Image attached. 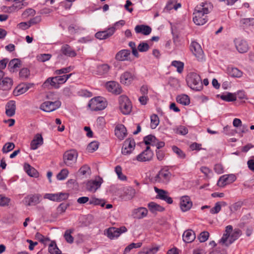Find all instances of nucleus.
Instances as JSON below:
<instances>
[{
    "mask_svg": "<svg viewBox=\"0 0 254 254\" xmlns=\"http://www.w3.org/2000/svg\"><path fill=\"white\" fill-rule=\"evenodd\" d=\"M24 171L30 177L37 178L39 176V173L33 167L28 164H25L24 165Z\"/></svg>",
    "mask_w": 254,
    "mask_h": 254,
    "instance_id": "72a5a7b5",
    "label": "nucleus"
},
{
    "mask_svg": "<svg viewBox=\"0 0 254 254\" xmlns=\"http://www.w3.org/2000/svg\"><path fill=\"white\" fill-rule=\"evenodd\" d=\"M119 107L124 115L129 114L132 109V104L129 98L126 95H122L119 98Z\"/></svg>",
    "mask_w": 254,
    "mask_h": 254,
    "instance_id": "0eeeda50",
    "label": "nucleus"
},
{
    "mask_svg": "<svg viewBox=\"0 0 254 254\" xmlns=\"http://www.w3.org/2000/svg\"><path fill=\"white\" fill-rule=\"evenodd\" d=\"M116 29L114 27H111L107 30L97 32L95 35V37L99 40L106 39L113 35Z\"/></svg>",
    "mask_w": 254,
    "mask_h": 254,
    "instance_id": "412c9836",
    "label": "nucleus"
},
{
    "mask_svg": "<svg viewBox=\"0 0 254 254\" xmlns=\"http://www.w3.org/2000/svg\"><path fill=\"white\" fill-rule=\"evenodd\" d=\"M130 55V51L129 50L126 49L121 50L116 54L115 59L119 61H127Z\"/></svg>",
    "mask_w": 254,
    "mask_h": 254,
    "instance_id": "cd10ccee",
    "label": "nucleus"
},
{
    "mask_svg": "<svg viewBox=\"0 0 254 254\" xmlns=\"http://www.w3.org/2000/svg\"><path fill=\"white\" fill-rule=\"evenodd\" d=\"M115 135L121 139H123L127 134V129L124 125L119 124L117 125L115 129Z\"/></svg>",
    "mask_w": 254,
    "mask_h": 254,
    "instance_id": "a878e982",
    "label": "nucleus"
},
{
    "mask_svg": "<svg viewBox=\"0 0 254 254\" xmlns=\"http://www.w3.org/2000/svg\"><path fill=\"white\" fill-rule=\"evenodd\" d=\"M36 14V11L31 8H29L25 10L22 14V16L24 18H27L29 16H33Z\"/></svg>",
    "mask_w": 254,
    "mask_h": 254,
    "instance_id": "864d4df0",
    "label": "nucleus"
},
{
    "mask_svg": "<svg viewBox=\"0 0 254 254\" xmlns=\"http://www.w3.org/2000/svg\"><path fill=\"white\" fill-rule=\"evenodd\" d=\"M99 147V143L97 141H92L87 146V150L90 152H93L96 151Z\"/></svg>",
    "mask_w": 254,
    "mask_h": 254,
    "instance_id": "13d9d810",
    "label": "nucleus"
},
{
    "mask_svg": "<svg viewBox=\"0 0 254 254\" xmlns=\"http://www.w3.org/2000/svg\"><path fill=\"white\" fill-rule=\"evenodd\" d=\"M235 47L240 53H245L248 52L249 47L247 42L243 39H237L235 41Z\"/></svg>",
    "mask_w": 254,
    "mask_h": 254,
    "instance_id": "4be33fe9",
    "label": "nucleus"
},
{
    "mask_svg": "<svg viewBox=\"0 0 254 254\" xmlns=\"http://www.w3.org/2000/svg\"><path fill=\"white\" fill-rule=\"evenodd\" d=\"M213 9V5L209 2H202L198 4L193 12V21L197 25H202L208 20L207 14Z\"/></svg>",
    "mask_w": 254,
    "mask_h": 254,
    "instance_id": "f257e3e1",
    "label": "nucleus"
},
{
    "mask_svg": "<svg viewBox=\"0 0 254 254\" xmlns=\"http://www.w3.org/2000/svg\"><path fill=\"white\" fill-rule=\"evenodd\" d=\"M178 103L183 105H188L190 103L189 97L186 94L179 95L176 98Z\"/></svg>",
    "mask_w": 254,
    "mask_h": 254,
    "instance_id": "a19ab883",
    "label": "nucleus"
},
{
    "mask_svg": "<svg viewBox=\"0 0 254 254\" xmlns=\"http://www.w3.org/2000/svg\"><path fill=\"white\" fill-rule=\"evenodd\" d=\"M89 204L90 205H101L102 207H104L105 202L103 200L93 196L89 199Z\"/></svg>",
    "mask_w": 254,
    "mask_h": 254,
    "instance_id": "49530a36",
    "label": "nucleus"
},
{
    "mask_svg": "<svg viewBox=\"0 0 254 254\" xmlns=\"http://www.w3.org/2000/svg\"><path fill=\"white\" fill-rule=\"evenodd\" d=\"M31 87L30 84H21L18 85L14 90L15 96H18L25 93Z\"/></svg>",
    "mask_w": 254,
    "mask_h": 254,
    "instance_id": "473e14b6",
    "label": "nucleus"
},
{
    "mask_svg": "<svg viewBox=\"0 0 254 254\" xmlns=\"http://www.w3.org/2000/svg\"><path fill=\"white\" fill-rule=\"evenodd\" d=\"M42 200V195L39 193L27 195L23 199L24 203L28 206H34L39 204Z\"/></svg>",
    "mask_w": 254,
    "mask_h": 254,
    "instance_id": "9b49d317",
    "label": "nucleus"
},
{
    "mask_svg": "<svg viewBox=\"0 0 254 254\" xmlns=\"http://www.w3.org/2000/svg\"><path fill=\"white\" fill-rule=\"evenodd\" d=\"M190 49L198 61H203L204 60L203 51L200 45L197 42L195 41L192 42L190 46Z\"/></svg>",
    "mask_w": 254,
    "mask_h": 254,
    "instance_id": "ddd939ff",
    "label": "nucleus"
},
{
    "mask_svg": "<svg viewBox=\"0 0 254 254\" xmlns=\"http://www.w3.org/2000/svg\"><path fill=\"white\" fill-rule=\"evenodd\" d=\"M43 144V138L41 134L37 133L30 143V149L36 150Z\"/></svg>",
    "mask_w": 254,
    "mask_h": 254,
    "instance_id": "b1692460",
    "label": "nucleus"
},
{
    "mask_svg": "<svg viewBox=\"0 0 254 254\" xmlns=\"http://www.w3.org/2000/svg\"><path fill=\"white\" fill-rule=\"evenodd\" d=\"M171 176V173L168 169L163 168L155 176L154 181L157 183L166 184L170 181Z\"/></svg>",
    "mask_w": 254,
    "mask_h": 254,
    "instance_id": "6e6552de",
    "label": "nucleus"
},
{
    "mask_svg": "<svg viewBox=\"0 0 254 254\" xmlns=\"http://www.w3.org/2000/svg\"><path fill=\"white\" fill-rule=\"evenodd\" d=\"M110 66L108 64H101L97 66L96 74L99 75H105L109 72Z\"/></svg>",
    "mask_w": 254,
    "mask_h": 254,
    "instance_id": "f704fd0d",
    "label": "nucleus"
},
{
    "mask_svg": "<svg viewBox=\"0 0 254 254\" xmlns=\"http://www.w3.org/2000/svg\"><path fill=\"white\" fill-rule=\"evenodd\" d=\"M127 229L126 227L123 226L120 228L110 227L107 230L106 235L110 239H114L120 236V235L126 232Z\"/></svg>",
    "mask_w": 254,
    "mask_h": 254,
    "instance_id": "4468645a",
    "label": "nucleus"
},
{
    "mask_svg": "<svg viewBox=\"0 0 254 254\" xmlns=\"http://www.w3.org/2000/svg\"><path fill=\"white\" fill-rule=\"evenodd\" d=\"M5 109L6 115L10 117H12L15 113V102L13 100L9 101L6 105Z\"/></svg>",
    "mask_w": 254,
    "mask_h": 254,
    "instance_id": "2f4dec72",
    "label": "nucleus"
},
{
    "mask_svg": "<svg viewBox=\"0 0 254 254\" xmlns=\"http://www.w3.org/2000/svg\"><path fill=\"white\" fill-rule=\"evenodd\" d=\"M115 171L117 174L118 178L121 181H126L127 179V177L122 173V169L120 166H117L115 167Z\"/></svg>",
    "mask_w": 254,
    "mask_h": 254,
    "instance_id": "603ef678",
    "label": "nucleus"
},
{
    "mask_svg": "<svg viewBox=\"0 0 254 254\" xmlns=\"http://www.w3.org/2000/svg\"><path fill=\"white\" fill-rule=\"evenodd\" d=\"M61 106V102L59 100L46 101L41 105L40 109L45 112H51L59 108Z\"/></svg>",
    "mask_w": 254,
    "mask_h": 254,
    "instance_id": "1a4fd4ad",
    "label": "nucleus"
},
{
    "mask_svg": "<svg viewBox=\"0 0 254 254\" xmlns=\"http://www.w3.org/2000/svg\"><path fill=\"white\" fill-rule=\"evenodd\" d=\"M78 154L74 149L65 151L63 154V163L69 167H72L76 164Z\"/></svg>",
    "mask_w": 254,
    "mask_h": 254,
    "instance_id": "39448f33",
    "label": "nucleus"
},
{
    "mask_svg": "<svg viewBox=\"0 0 254 254\" xmlns=\"http://www.w3.org/2000/svg\"><path fill=\"white\" fill-rule=\"evenodd\" d=\"M195 238V233L191 230H186L183 233V240L185 243H191L194 241Z\"/></svg>",
    "mask_w": 254,
    "mask_h": 254,
    "instance_id": "7c9ffc66",
    "label": "nucleus"
},
{
    "mask_svg": "<svg viewBox=\"0 0 254 254\" xmlns=\"http://www.w3.org/2000/svg\"><path fill=\"white\" fill-rule=\"evenodd\" d=\"M135 146V142L134 139L132 138L127 139L123 143L122 153L125 155L130 154L134 149Z\"/></svg>",
    "mask_w": 254,
    "mask_h": 254,
    "instance_id": "2eb2a0df",
    "label": "nucleus"
},
{
    "mask_svg": "<svg viewBox=\"0 0 254 254\" xmlns=\"http://www.w3.org/2000/svg\"><path fill=\"white\" fill-rule=\"evenodd\" d=\"M241 234L242 232L240 229H235L233 231V227L231 225H228L226 226L225 233L220 242L228 246L237 240Z\"/></svg>",
    "mask_w": 254,
    "mask_h": 254,
    "instance_id": "f03ea898",
    "label": "nucleus"
},
{
    "mask_svg": "<svg viewBox=\"0 0 254 254\" xmlns=\"http://www.w3.org/2000/svg\"><path fill=\"white\" fill-rule=\"evenodd\" d=\"M81 29L80 27L74 24H71L68 27V32L72 35L78 32Z\"/></svg>",
    "mask_w": 254,
    "mask_h": 254,
    "instance_id": "680f3d73",
    "label": "nucleus"
},
{
    "mask_svg": "<svg viewBox=\"0 0 254 254\" xmlns=\"http://www.w3.org/2000/svg\"><path fill=\"white\" fill-rule=\"evenodd\" d=\"M209 237V233L207 231H203L199 234L198 239L200 242L202 243L206 241Z\"/></svg>",
    "mask_w": 254,
    "mask_h": 254,
    "instance_id": "69168bd1",
    "label": "nucleus"
},
{
    "mask_svg": "<svg viewBox=\"0 0 254 254\" xmlns=\"http://www.w3.org/2000/svg\"><path fill=\"white\" fill-rule=\"evenodd\" d=\"M72 73L63 75H56L54 77L48 78L43 84V87H48L49 85L56 89L60 88V85L64 84L72 76Z\"/></svg>",
    "mask_w": 254,
    "mask_h": 254,
    "instance_id": "7ed1b4c3",
    "label": "nucleus"
},
{
    "mask_svg": "<svg viewBox=\"0 0 254 254\" xmlns=\"http://www.w3.org/2000/svg\"><path fill=\"white\" fill-rule=\"evenodd\" d=\"M181 7V4L178 2V0H169L165 6L167 10H171L173 9L177 10Z\"/></svg>",
    "mask_w": 254,
    "mask_h": 254,
    "instance_id": "e433bc0d",
    "label": "nucleus"
},
{
    "mask_svg": "<svg viewBox=\"0 0 254 254\" xmlns=\"http://www.w3.org/2000/svg\"><path fill=\"white\" fill-rule=\"evenodd\" d=\"M73 69V67L71 66H69L68 67H64L61 69H56L54 71V73L55 75H62V74H66V73H68L72 71Z\"/></svg>",
    "mask_w": 254,
    "mask_h": 254,
    "instance_id": "37998d69",
    "label": "nucleus"
},
{
    "mask_svg": "<svg viewBox=\"0 0 254 254\" xmlns=\"http://www.w3.org/2000/svg\"><path fill=\"white\" fill-rule=\"evenodd\" d=\"M240 22L246 26H253L254 25V18H243L241 20Z\"/></svg>",
    "mask_w": 254,
    "mask_h": 254,
    "instance_id": "0e129e2a",
    "label": "nucleus"
},
{
    "mask_svg": "<svg viewBox=\"0 0 254 254\" xmlns=\"http://www.w3.org/2000/svg\"><path fill=\"white\" fill-rule=\"evenodd\" d=\"M69 172L67 169H63L57 175V178L58 180L62 181L65 180L68 175Z\"/></svg>",
    "mask_w": 254,
    "mask_h": 254,
    "instance_id": "8fccbe9b",
    "label": "nucleus"
},
{
    "mask_svg": "<svg viewBox=\"0 0 254 254\" xmlns=\"http://www.w3.org/2000/svg\"><path fill=\"white\" fill-rule=\"evenodd\" d=\"M107 89L111 92L116 94H120L122 92V88L120 84L114 81H109L106 83Z\"/></svg>",
    "mask_w": 254,
    "mask_h": 254,
    "instance_id": "5701e85b",
    "label": "nucleus"
},
{
    "mask_svg": "<svg viewBox=\"0 0 254 254\" xmlns=\"http://www.w3.org/2000/svg\"><path fill=\"white\" fill-rule=\"evenodd\" d=\"M134 75L130 72L126 71L120 77L121 82L125 85H129L134 80Z\"/></svg>",
    "mask_w": 254,
    "mask_h": 254,
    "instance_id": "393cba45",
    "label": "nucleus"
},
{
    "mask_svg": "<svg viewBox=\"0 0 254 254\" xmlns=\"http://www.w3.org/2000/svg\"><path fill=\"white\" fill-rule=\"evenodd\" d=\"M157 138L153 135H148L144 137L143 141L146 145H155Z\"/></svg>",
    "mask_w": 254,
    "mask_h": 254,
    "instance_id": "c03bdc74",
    "label": "nucleus"
},
{
    "mask_svg": "<svg viewBox=\"0 0 254 254\" xmlns=\"http://www.w3.org/2000/svg\"><path fill=\"white\" fill-rule=\"evenodd\" d=\"M158 251V248L154 247L144 250L143 251L140 252L139 254H155Z\"/></svg>",
    "mask_w": 254,
    "mask_h": 254,
    "instance_id": "774afa93",
    "label": "nucleus"
},
{
    "mask_svg": "<svg viewBox=\"0 0 254 254\" xmlns=\"http://www.w3.org/2000/svg\"><path fill=\"white\" fill-rule=\"evenodd\" d=\"M134 30L136 33H141L144 35H148L151 32V28L147 25H137L135 26Z\"/></svg>",
    "mask_w": 254,
    "mask_h": 254,
    "instance_id": "c756f323",
    "label": "nucleus"
},
{
    "mask_svg": "<svg viewBox=\"0 0 254 254\" xmlns=\"http://www.w3.org/2000/svg\"><path fill=\"white\" fill-rule=\"evenodd\" d=\"M69 205L68 204H65L64 203H61L57 208V213L60 214L64 213L65 212Z\"/></svg>",
    "mask_w": 254,
    "mask_h": 254,
    "instance_id": "e2e57ef3",
    "label": "nucleus"
},
{
    "mask_svg": "<svg viewBox=\"0 0 254 254\" xmlns=\"http://www.w3.org/2000/svg\"><path fill=\"white\" fill-rule=\"evenodd\" d=\"M10 199L7 197L0 195V206H6L8 205Z\"/></svg>",
    "mask_w": 254,
    "mask_h": 254,
    "instance_id": "338daca9",
    "label": "nucleus"
},
{
    "mask_svg": "<svg viewBox=\"0 0 254 254\" xmlns=\"http://www.w3.org/2000/svg\"><path fill=\"white\" fill-rule=\"evenodd\" d=\"M150 127L152 129H155L159 123V118L156 115H152L150 117Z\"/></svg>",
    "mask_w": 254,
    "mask_h": 254,
    "instance_id": "de8ad7c7",
    "label": "nucleus"
},
{
    "mask_svg": "<svg viewBox=\"0 0 254 254\" xmlns=\"http://www.w3.org/2000/svg\"><path fill=\"white\" fill-rule=\"evenodd\" d=\"M48 251L51 254H61V251L54 241L51 242L48 247Z\"/></svg>",
    "mask_w": 254,
    "mask_h": 254,
    "instance_id": "79ce46f5",
    "label": "nucleus"
},
{
    "mask_svg": "<svg viewBox=\"0 0 254 254\" xmlns=\"http://www.w3.org/2000/svg\"><path fill=\"white\" fill-rule=\"evenodd\" d=\"M192 206V202L189 196L184 195L181 197L180 206L182 211L186 212L189 210Z\"/></svg>",
    "mask_w": 254,
    "mask_h": 254,
    "instance_id": "6ab92c4d",
    "label": "nucleus"
},
{
    "mask_svg": "<svg viewBox=\"0 0 254 254\" xmlns=\"http://www.w3.org/2000/svg\"><path fill=\"white\" fill-rule=\"evenodd\" d=\"M73 232V230L68 229L65 231L64 234V238L66 241L68 243H72L73 242V237L71 234Z\"/></svg>",
    "mask_w": 254,
    "mask_h": 254,
    "instance_id": "5fc2aeb1",
    "label": "nucleus"
},
{
    "mask_svg": "<svg viewBox=\"0 0 254 254\" xmlns=\"http://www.w3.org/2000/svg\"><path fill=\"white\" fill-rule=\"evenodd\" d=\"M61 53L64 56L69 57H75L76 52L68 44H64L61 47Z\"/></svg>",
    "mask_w": 254,
    "mask_h": 254,
    "instance_id": "bb28decb",
    "label": "nucleus"
},
{
    "mask_svg": "<svg viewBox=\"0 0 254 254\" xmlns=\"http://www.w3.org/2000/svg\"><path fill=\"white\" fill-rule=\"evenodd\" d=\"M12 85V80L8 77H2L0 79V90H8L11 89Z\"/></svg>",
    "mask_w": 254,
    "mask_h": 254,
    "instance_id": "c85d7f7f",
    "label": "nucleus"
},
{
    "mask_svg": "<svg viewBox=\"0 0 254 254\" xmlns=\"http://www.w3.org/2000/svg\"><path fill=\"white\" fill-rule=\"evenodd\" d=\"M186 81L189 87L193 90L199 91L203 89L200 76L196 72L189 73L187 76Z\"/></svg>",
    "mask_w": 254,
    "mask_h": 254,
    "instance_id": "20e7f679",
    "label": "nucleus"
},
{
    "mask_svg": "<svg viewBox=\"0 0 254 254\" xmlns=\"http://www.w3.org/2000/svg\"><path fill=\"white\" fill-rule=\"evenodd\" d=\"M171 65L177 68L178 73H181L183 72L184 67V63L179 61H173L171 63Z\"/></svg>",
    "mask_w": 254,
    "mask_h": 254,
    "instance_id": "a18cd8bd",
    "label": "nucleus"
},
{
    "mask_svg": "<svg viewBox=\"0 0 254 254\" xmlns=\"http://www.w3.org/2000/svg\"><path fill=\"white\" fill-rule=\"evenodd\" d=\"M21 61L18 59L11 60L8 64V68L10 71L14 72L17 68L20 67Z\"/></svg>",
    "mask_w": 254,
    "mask_h": 254,
    "instance_id": "58836bf2",
    "label": "nucleus"
},
{
    "mask_svg": "<svg viewBox=\"0 0 254 254\" xmlns=\"http://www.w3.org/2000/svg\"><path fill=\"white\" fill-rule=\"evenodd\" d=\"M148 207L150 211L153 213H156L157 211L162 212L164 210V208L157 204L154 202H150L147 204Z\"/></svg>",
    "mask_w": 254,
    "mask_h": 254,
    "instance_id": "4c0bfd02",
    "label": "nucleus"
},
{
    "mask_svg": "<svg viewBox=\"0 0 254 254\" xmlns=\"http://www.w3.org/2000/svg\"><path fill=\"white\" fill-rule=\"evenodd\" d=\"M148 213V209L144 207L133 209L131 212L132 217L136 219H141L146 217Z\"/></svg>",
    "mask_w": 254,
    "mask_h": 254,
    "instance_id": "f3484780",
    "label": "nucleus"
},
{
    "mask_svg": "<svg viewBox=\"0 0 254 254\" xmlns=\"http://www.w3.org/2000/svg\"><path fill=\"white\" fill-rule=\"evenodd\" d=\"M172 150L174 153H175L179 157L182 159H184L186 157V154L185 153L179 148L176 146L172 147Z\"/></svg>",
    "mask_w": 254,
    "mask_h": 254,
    "instance_id": "052dcab7",
    "label": "nucleus"
},
{
    "mask_svg": "<svg viewBox=\"0 0 254 254\" xmlns=\"http://www.w3.org/2000/svg\"><path fill=\"white\" fill-rule=\"evenodd\" d=\"M135 190L133 188L127 187L125 190L123 199L125 200H130L135 196Z\"/></svg>",
    "mask_w": 254,
    "mask_h": 254,
    "instance_id": "c9c22d12",
    "label": "nucleus"
},
{
    "mask_svg": "<svg viewBox=\"0 0 254 254\" xmlns=\"http://www.w3.org/2000/svg\"><path fill=\"white\" fill-rule=\"evenodd\" d=\"M153 152L149 146H147L145 150L138 154L136 159L139 162H146L151 160L153 156Z\"/></svg>",
    "mask_w": 254,
    "mask_h": 254,
    "instance_id": "dca6fc26",
    "label": "nucleus"
},
{
    "mask_svg": "<svg viewBox=\"0 0 254 254\" xmlns=\"http://www.w3.org/2000/svg\"><path fill=\"white\" fill-rule=\"evenodd\" d=\"M154 190L157 193V198L165 201L168 204H172L173 202L172 198L168 195V192L157 187H154Z\"/></svg>",
    "mask_w": 254,
    "mask_h": 254,
    "instance_id": "aec40b11",
    "label": "nucleus"
},
{
    "mask_svg": "<svg viewBox=\"0 0 254 254\" xmlns=\"http://www.w3.org/2000/svg\"><path fill=\"white\" fill-rule=\"evenodd\" d=\"M15 147V145L12 142H7L4 144L3 146L2 151L4 153H7L11 150H12Z\"/></svg>",
    "mask_w": 254,
    "mask_h": 254,
    "instance_id": "4d7b16f0",
    "label": "nucleus"
},
{
    "mask_svg": "<svg viewBox=\"0 0 254 254\" xmlns=\"http://www.w3.org/2000/svg\"><path fill=\"white\" fill-rule=\"evenodd\" d=\"M222 100L226 102H232L236 101L237 97L236 95L232 93H227L226 94L218 95Z\"/></svg>",
    "mask_w": 254,
    "mask_h": 254,
    "instance_id": "ea45409f",
    "label": "nucleus"
},
{
    "mask_svg": "<svg viewBox=\"0 0 254 254\" xmlns=\"http://www.w3.org/2000/svg\"><path fill=\"white\" fill-rule=\"evenodd\" d=\"M149 46L147 43L142 42L137 46V50L140 52H145L149 50Z\"/></svg>",
    "mask_w": 254,
    "mask_h": 254,
    "instance_id": "bf43d9fd",
    "label": "nucleus"
},
{
    "mask_svg": "<svg viewBox=\"0 0 254 254\" xmlns=\"http://www.w3.org/2000/svg\"><path fill=\"white\" fill-rule=\"evenodd\" d=\"M201 172L205 175L207 178H210L213 175V172L209 168L207 167L202 166L200 168Z\"/></svg>",
    "mask_w": 254,
    "mask_h": 254,
    "instance_id": "6e6d98bb",
    "label": "nucleus"
},
{
    "mask_svg": "<svg viewBox=\"0 0 254 254\" xmlns=\"http://www.w3.org/2000/svg\"><path fill=\"white\" fill-rule=\"evenodd\" d=\"M103 182L102 179L100 177H98L95 180L88 181L85 184L86 189L90 192H95L100 188Z\"/></svg>",
    "mask_w": 254,
    "mask_h": 254,
    "instance_id": "9d476101",
    "label": "nucleus"
},
{
    "mask_svg": "<svg viewBox=\"0 0 254 254\" xmlns=\"http://www.w3.org/2000/svg\"><path fill=\"white\" fill-rule=\"evenodd\" d=\"M88 106L92 111H100L106 108L107 103L103 97L98 96L91 99Z\"/></svg>",
    "mask_w": 254,
    "mask_h": 254,
    "instance_id": "423d86ee",
    "label": "nucleus"
},
{
    "mask_svg": "<svg viewBox=\"0 0 254 254\" xmlns=\"http://www.w3.org/2000/svg\"><path fill=\"white\" fill-rule=\"evenodd\" d=\"M229 72L231 76L235 77H240L243 75V72L236 67H232Z\"/></svg>",
    "mask_w": 254,
    "mask_h": 254,
    "instance_id": "3c124183",
    "label": "nucleus"
},
{
    "mask_svg": "<svg viewBox=\"0 0 254 254\" xmlns=\"http://www.w3.org/2000/svg\"><path fill=\"white\" fill-rule=\"evenodd\" d=\"M236 179V177L234 174L223 175L219 179L217 185L220 187H223L227 185L233 183Z\"/></svg>",
    "mask_w": 254,
    "mask_h": 254,
    "instance_id": "a211bd4d",
    "label": "nucleus"
},
{
    "mask_svg": "<svg viewBox=\"0 0 254 254\" xmlns=\"http://www.w3.org/2000/svg\"><path fill=\"white\" fill-rule=\"evenodd\" d=\"M69 194L65 192H58L56 193H45L44 195V199H47L51 201L60 202L68 198Z\"/></svg>",
    "mask_w": 254,
    "mask_h": 254,
    "instance_id": "f8f14e48",
    "label": "nucleus"
},
{
    "mask_svg": "<svg viewBox=\"0 0 254 254\" xmlns=\"http://www.w3.org/2000/svg\"><path fill=\"white\" fill-rule=\"evenodd\" d=\"M142 245L141 243H131L128 246H127L124 251L123 254H128L132 249L134 248H140Z\"/></svg>",
    "mask_w": 254,
    "mask_h": 254,
    "instance_id": "09e8293b",
    "label": "nucleus"
}]
</instances>
